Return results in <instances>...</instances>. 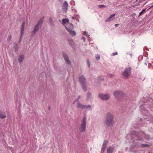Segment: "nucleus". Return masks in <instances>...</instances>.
<instances>
[{
    "instance_id": "obj_1",
    "label": "nucleus",
    "mask_w": 153,
    "mask_h": 153,
    "mask_svg": "<svg viewBox=\"0 0 153 153\" xmlns=\"http://www.w3.org/2000/svg\"><path fill=\"white\" fill-rule=\"evenodd\" d=\"M113 116L111 113L107 114L105 124L108 126H111L113 125Z\"/></svg>"
},
{
    "instance_id": "obj_2",
    "label": "nucleus",
    "mask_w": 153,
    "mask_h": 153,
    "mask_svg": "<svg viewBox=\"0 0 153 153\" xmlns=\"http://www.w3.org/2000/svg\"><path fill=\"white\" fill-rule=\"evenodd\" d=\"M86 118L85 116L84 117L82 120L81 121V126L79 128L80 132H82L85 131L86 128Z\"/></svg>"
},
{
    "instance_id": "obj_3",
    "label": "nucleus",
    "mask_w": 153,
    "mask_h": 153,
    "mask_svg": "<svg viewBox=\"0 0 153 153\" xmlns=\"http://www.w3.org/2000/svg\"><path fill=\"white\" fill-rule=\"evenodd\" d=\"M69 20L68 19L65 18L62 20V24L65 26H66L68 27H69L70 29H72L73 27V25L69 22Z\"/></svg>"
},
{
    "instance_id": "obj_4",
    "label": "nucleus",
    "mask_w": 153,
    "mask_h": 153,
    "mask_svg": "<svg viewBox=\"0 0 153 153\" xmlns=\"http://www.w3.org/2000/svg\"><path fill=\"white\" fill-rule=\"evenodd\" d=\"M44 18L43 17H42L41 18L40 20L38 21L37 24L36 25L34 28L33 32L34 33H36L38 31L39 27H41Z\"/></svg>"
},
{
    "instance_id": "obj_5",
    "label": "nucleus",
    "mask_w": 153,
    "mask_h": 153,
    "mask_svg": "<svg viewBox=\"0 0 153 153\" xmlns=\"http://www.w3.org/2000/svg\"><path fill=\"white\" fill-rule=\"evenodd\" d=\"M79 80L82 84L83 89L85 91H86L87 89L85 86L86 80L85 77H79Z\"/></svg>"
},
{
    "instance_id": "obj_6",
    "label": "nucleus",
    "mask_w": 153,
    "mask_h": 153,
    "mask_svg": "<svg viewBox=\"0 0 153 153\" xmlns=\"http://www.w3.org/2000/svg\"><path fill=\"white\" fill-rule=\"evenodd\" d=\"M131 69V68L130 67L126 68L123 73L124 76H128L130 75Z\"/></svg>"
},
{
    "instance_id": "obj_7",
    "label": "nucleus",
    "mask_w": 153,
    "mask_h": 153,
    "mask_svg": "<svg viewBox=\"0 0 153 153\" xmlns=\"http://www.w3.org/2000/svg\"><path fill=\"white\" fill-rule=\"evenodd\" d=\"M99 97L101 99L104 100H107L110 97V96L108 94H101L99 95Z\"/></svg>"
},
{
    "instance_id": "obj_8",
    "label": "nucleus",
    "mask_w": 153,
    "mask_h": 153,
    "mask_svg": "<svg viewBox=\"0 0 153 153\" xmlns=\"http://www.w3.org/2000/svg\"><path fill=\"white\" fill-rule=\"evenodd\" d=\"M68 3L66 1H65L62 5V10L66 13L68 10Z\"/></svg>"
},
{
    "instance_id": "obj_9",
    "label": "nucleus",
    "mask_w": 153,
    "mask_h": 153,
    "mask_svg": "<svg viewBox=\"0 0 153 153\" xmlns=\"http://www.w3.org/2000/svg\"><path fill=\"white\" fill-rule=\"evenodd\" d=\"M65 27L67 29L68 32L72 36H74L76 35V32L74 31L71 30L69 27H68L66 26H65Z\"/></svg>"
},
{
    "instance_id": "obj_10",
    "label": "nucleus",
    "mask_w": 153,
    "mask_h": 153,
    "mask_svg": "<svg viewBox=\"0 0 153 153\" xmlns=\"http://www.w3.org/2000/svg\"><path fill=\"white\" fill-rule=\"evenodd\" d=\"M63 55L67 64L68 65H70L71 63V62L69 60V59L68 56L66 55V54L65 53H63Z\"/></svg>"
},
{
    "instance_id": "obj_11",
    "label": "nucleus",
    "mask_w": 153,
    "mask_h": 153,
    "mask_svg": "<svg viewBox=\"0 0 153 153\" xmlns=\"http://www.w3.org/2000/svg\"><path fill=\"white\" fill-rule=\"evenodd\" d=\"M25 22H23L22 25V26L21 28V36L20 37V39L19 40V41L20 42L22 39V36L24 34V27H25Z\"/></svg>"
},
{
    "instance_id": "obj_12",
    "label": "nucleus",
    "mask_w": 153,
    "mask_h": 153,
    "mask_svg": "<svg viewBox=\"0 0 153 153\" xmlns=\"http://www.w3.org/2000/svg\"><path fill=\"white\" fill-rule=\"evenodd\" d=\"M115 14H113L110 16L109 18L107 19L105 22H108L111 20H113L114 19V18H113L115 16Z\"/></svg>"
},
{
    "instance_id": "obj_13",
    "label": "nucleus",
    "mask_w": 153,
    "mask_h": 153,
    "mask_svg": "<svg viewBox=\"0 0 153 153\" xmlns=\"http://www.w3.org/2000/svg\"><path fill=\"white\" fill-rule=\"evenodd\" d=\"M121 94V92L119 91H116L114 92V95L116 97H117Z\"/></svg>"
},
{
    "instance_id": "obj_14",
    "label": "nucleus",
    "mask_w": 153,
    "mask_h": 153,
    "mask_svg": "<svg viewBox=\"0 0 153 153\" xmlns=\"http://www.w3.org/2000/svg\"><path fill=\"white\" fill-rule=\"evenodd\" d=\"M114 150L113 148H111L109 147L107 149V153H112Z\"/></svg>"
},
{
    "instance_id": "obj_15",
    "label": "nucleus",
    "mask_w": 153,
    "mask_h": 153,
    "mask_svg": "<svg viewBox=\"0 0 153 153\" xmlns=\"http://www.w3.org/2000/svg\"><path fill=\"white\" fill-rule=\"evenodd\" d=\"M24 59V56L22 55H21L19 56V58L18 60L19 62L21 63Z\"/></svg>"
},
{
    "instance_id": "obj_16",
    "label": "nucleus",
    "mask_w": 153,
    "mask_h": 153,
    "mask_svg": "<svg viewBox=\"0 0 153 153\" xmlns=\"http://www.w3.org/2000/svg\"><path fill=\"white\" fill-rule=\"evenodd\" d=\"M7 117L6 115H4L1 111H0V118L1 119H4Z\"/></svg>"
},
{
    "instance_id": "obj_17",
    "label": "nucleus",
    "mask_w": 153,
    "mask_h": 153,
    "mask_svg": "<svg viewBox=\"0 0 153 153\" xmlns=\"http://www.w3.org/2000/svg\"><path fill=\"white\" fill-rule=\"evenodd\" d=\"M13 45H14V48L15 50V51H18V45H17V44L16 42H14L13 43Z\"/></svg>"
},
{
    "instance_id": "obj_18",
    "label": "nucleus",
    "mask_w": 153,
    "mask_h": 153,
    "mask_svg": "<svg viewBox=\"0 0 153 153\" xmlns=\"http://www.w3.org/2000/svg\"><path fill=\"white\" fill-rule=\"evenodd\" d=\"M83 105L79 101L77 102V107L78 108H83Z\"/></svg>"
},
{
    "instance_id": "obj_19",
    "label": "nucleus",
    "mask_w": 153,
    "mask_h": 153,
    "mask_svg": "<svg viewBox=\"0 0 153 153\" xmlns=\"http://www.w3.org/2000/svg\"><path fill=\"white\" fill-rule=\"evenodd\" d=\"M90 107H91V106L90 105H83V108L87 109L88 108H90Z\"/></svg>"
},
{
    "instance_id": "obj_20",
    "label": "nucleus",
    "mask_w": 153,
    "mask_h": 153,
    "mask_svg": "<svg viewBox=\"0 0 153 153\" xmlns=\"http://www.w3.org/2000/svg\"><path fill=\"white\" fill-rule=\"evenodd\" d=\"M108 142L106 140H105L103 142V144L102 145L103 146H105L106 147L107 145L108 144Z\"/></svg>"
},
{
    "instance_id": "obj_21",
    "label": "nucleus",
    "mask_w": 153,
    "mask_h": 153,
    "mask_svg": "<svg viewBox=\"0 0 153 153\" xmlns=\"http://www.w3.org/2000/svg\"><path fill=\"white\" fill-rule=\"evenodd\" d=\"M145 138L147 140H150V138L149 135H145Z\"/></svg>"
},
{
    "instance_id": "obj_22",
    "label": "nucleus",
    "mask_w": 153,
    "mask_h": 153,
    "mask_svg": "<svg viewBox=\"0 0 153 153\" xmlns=\"http://www.w3.org/2000/svg\"><path fill=\"white\" fill-rule=\"evenodd\" d=\"M49 20L50 22V23L51 25H52L53 26L54 25L53 21L52 20V18L51 17L49 19Z\"/></svg>"
},
{
    "instance_id": "obj_23",
    "label": "nucleus",
    "mask_w": 153,
    "mask_h": 153,
    "mask_svg": "<svg viewBox=\"0 0 153 153\" xmlns=\"http://www.w3.org/2000/svg\"><path fill=\"white\" fill-rule=\"evenodd\" d=\"M106 147L102 146V147L101 149V152H103L105 150Z\"/></svg>"
},
{
    "instance_id": "obj_24",
    "label": "nucleus",
    "mask_w": 153,
    "mask_h": 153,
    "mask_svg": "<svg viewBox=\"0 0 153 153\" xmlns=\"http://www.w3.org/2000/svg\"><path fill=\"white\" fill-rule=\"evenodd\" d=\"M70 4L74 5H75V3L74 1H71L70 2Z\"/></svg>"
},
{
    "instance_id": "obj_25",
    "label": "nucleus",
    "mask_w": 153,
    "mask_h": 153,
    "mask_svg": "<svg viewBox=\"0 0 153 153\" xmlns=\"http://www.w3.org/2000/svg\"><path fill=\"white\" fill-rule=\"evenodd\" d=\"M106 6L104 5H100L98 6V7L99 8H101L102 7H105Z\"/></svg>"
},
{
    "instance_id": "obj_26",
    "label": "nucleus",
    "mask_w": 153,
    "mask_h": 153,
    "mask_svg": "<svg viewBox=\"0 0 153 153\" xmlns=\"http://www.w3.org/2000/svg\"><path fill=\"white\" fill-rule=\"evenodd\" d=\"M87 96L88 98H90L91 96V94L90 93H88Z\"/></svg>"
},
{
    "instance_id": "obj_27",
    "label": "nucleus",
    "mask_w": 153,
    "mask_h": 153,
    "mask_svg": "<svg viewBox=\"0 0 153 153\" xmlns=\"http://www.w3.org/2000/svg\"><path fill=\"white\" fill-rule=\"evenodd\" d=\"M151 145H148L147 144H142V146L143 147H147L150 146Z\"/></svg>"
},
{
    "instance_id": "obj_28",
    "label": "nucleus",
    "mask_w": 153,
    "mask_h": 153,
    "mask_svg": "<svg viewBox=\"0 0 153 153\" xmlns=\"http://www.w3.org/2000/svg\"><path fill=\"white\" fill-rule=\"evenodd\" d=\"M11 39V36L10 35L8 36L7 38V41H10Z\"/></svg>"
},
{
    "instance_id": "obj_29",
    "label": "nucleus",
    "mask_w": 153,
    "mask_h": 153,
    "mask_svg": "<svg viewBox=\"0 0 153 153\" xmlns=\"http://www.w3.org/2000/svg\"><path fill=\"white\" fill-rule=\"evenodd\" d=\"M146 10V9H143L139 13V15H141L142 13H143Z\"/></svg>"
},
{
    "instance_id": "obj_30",
    "label": "nucleus",
    "mask_w": 153,
    "mask_h": 153,
    "mask_svg": "<svg viewBox=\"0 0 153 153\" xmlns=\"http://www.w3.org/2000/svg\"><path fill=\"white\" fill-rule=\"evenodd\" d=\"M96 59L97 60H99L100 59V55H97V56L96 57Z\"/></svg>"
},
{
    "instance_id": "obj_31",
    "label": "nucleus",
    "mask_w": 153,
    "mask_h": 153,
    "mask_svg": "<svg viewBox=\"0 0 153 153\" xmlns=\"http://www.w3.org/2000/svg\"><path fill=\"white\" fill-rule=\"evenodd\" d=\"M84 35L86 36H88V32H87L84 31Z\"/></svg>"
},
{
    "instance_id": "obj_32",
    "label": "nucleus",
    "mask_w": 153,
    "mask_h": 153,
    "mask_svg": "<svg viewBox=\"0 0 153 153\" xmlns=\"http://www.w3.org/2000/svg\"><path fill=\"white\" fill-rule=\"evenodd\" d=\"M112 54L113 55L115 56V55H117V52H115L113 53H112Z\"/></svg>"
},
{
    "instance_id": "obj_33",
    "label": "nucleus",
    "mask_w": 153,
    "mask_h": 153,
    "mask_svg": "<svg viewBox=\"0 0 153 153\" xmlns=\"http://www.w3.org/2000/svg\"><path fill=\"white\" fill-rule=\"evenodd\" d=\"M82 39H83L84 42L85 40V38L84 37H83L82 38Z\"/></svg>"
},
{
    "instance_id": "obj_34",
    "label": "nucleus",
    "mask_w": 153,
    "mask_h": 153,
    "mask_svg": "<svg viewBox=\"0 0 153 153\" xmlns=\"http://www.w3.org/2000/svg\"><path fill=\"white\" fill-rule=\"evenodd\" d=\"M78 99H76V101H77V102L78 101V100L80 98V96H78Z\"/></svg>"
},
{
    "instance_id": "obj_35",
    "label": "nucleus",
    "mask_w": 153,
    "mask_h": 153,
    "mask_svg": "<svg viewBox=\"0 0 153 153\" xmlns=\"http://www.w3.org/2000/svg\"><path fill=\"white\" fill-rule=\"evenodd\" d=\"M119 25V24H116L115 25V27H117Z\"/></svg>"
},
{
    "instance_id": "obj_36",
    "label": "nucleus",
    "mask_w": 153,
    "mask_h": 153,
    "mask_svg": "<svg viewBox=\"0 0 153 153\" xmlns=\"http://www.w3.org/2000/svg\"><path fill=\"white\" fill-rule=\"evenodd\" d=\"M88 67H89L90 66V63H89V62H88Z\"/></svg>"
},
{
    "instance_id": "obj_37",
    "label": "nucleus",
    "mask_w": 153,
    "mask_h": 153,
    "mask_svg": "<svg viewBox=\"0 0 153 153\" xmlns=\"http://www.w3.org/2000/svg\"><path fill=\"white\" fill-rule=\"evenodd\" d=\"M153 7V5L152 6H151L150 7V8H151L152 7Z\"/></svg>"
},
{
    "instance_id": "obj_38",
    "label": "nucleus",
    "mask_w": 153,
    "mask_h": 153,
    "mask_svg": "<svg viewBox=\"0 0 153 153\" xmlns=\"http://www.w3.org/2000/svg\"><path fill=\"white\" fill-rule=\"evenodd\" d=\"M72 19H74V17L72 16Z\"/></svg>"
}]
</instances>
